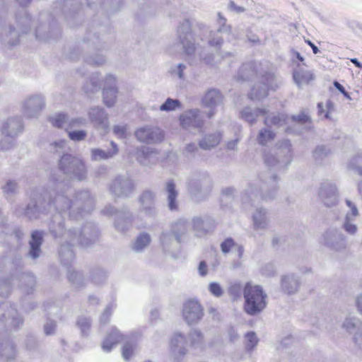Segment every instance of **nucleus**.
<instances>
[{
	"label": "nucleus",
	"mask_w": 362,
	"mask_h": 362,
	"mask_svg": "<svg viewBox=\"0 0 362 362\" xmlns=\"http://www.w3.org/2000/svg\"><path fill=\"white\" fill-rule=\"evenodd\" d=\"M41 209V206L38 205L35 201H31L25 210V214L30 218L37 217V213Z\"/></svg>",
	"instance_id": "obj_48"
},
{
	"label": "nucleus",
	"mask_w": 362,
	"mask_h": 362,
	"mask_svg": "<svg viewBox=\"0 0 362 362\" xmlns=\"http://www.w3.org/2000/svg\"><path fill=\"white\" fill-rule=\"evenodd\" d=\"M264 163L269 167L284 166L291 161V144L288 141L279 143L274 148L264 153Z\"/></svg>",
	"instance_id": "obj_5"
},
{
	"label": "nucleus",
	"mask_w": 362,
	"mask_h": 362,
	"mask_svg": "<svg viewBox=\"0 0 362 362\" xmlns=\"http://www.w3.org/2000/svg\"><path fill=\"white\" fill-rule=\"evenodd\" d=\"M359 322L357 319L352 317H346L343 323V327L350 333H352L358 327Z\"/></svg>",
	"instance_id": "obj_49"
},
{
	"label": "nucleus",
	"mask_w": 362,
	"mask_h": 362,
	"mask_svg": "<svg viewBox=\"0 0 362 362\" xmlns=\"http://www.w3.org/2000/svg\"><path fill=\"white\" fill-rule=\"evenodd\" d=\"M0 322L18 327L22 325L23 320L10 303L4 301L0 304Z\"/></svg>",
	"instance_id": "obj_18"
},
{
	"label": "nucleus",
	"mask_w": 362,
	"mask_h": 362,
	"mask_svg": "<svg viewBox=\"0 0 362 362\" xmlns=\"http://www.w3.org/2000/svg\"><path fill=\"white\" fill-rule=\"evenodd\" d=\"M218 17L220 26L217 32H211L210 33L209 38V45L216 50L220 48L223 43V39L218 35V33H228L230 31V27L226 25V19L220 13H218Z\"/></svg>",
	"instance_id": "obj_24"
},
{
	"label": "nucleus",
	"mask_w": 362,
	"mask_h": 362,
	"mask_svg": "<svg viewBox=\"0 0 362 362\" xmlns=\"http://www.w3.org/2000/svg\"><path fill=\"white\" fill-rule=\"evenodd\" d=\"M103 213L109 216H115V227L118 231L124 232L127 230L132 225V214L127 208L117 210L112 206H108L103 209Z\"/></svg>",
	"instance_id": "obj_8"
},
{
	"label": "nucleus",
	"mask_w": 362,
	"mask_h": 362,
	"mask_svg": "<svg viewBox=\"0 0 362 362\" xmlns=\"http://www.w3.org/2000/svg\"><path fill=\"white\" fill-rule=\"evenodd\" d=\"M88 116L94 127L107 132L109 129V119L107 113L100 107H93L89 109Z\"/></svg>",
	"instance_id": "obj_20"
},
{
	"label": "nucleus",
	"mask_w": 362,
	"mask_h": 362,
	"mask_svg": "<svg viewBox=\"0 0 362 362\" xmlns=\"http://www.w3.org/2000/svg\"><path fill=\"white\" fill-rule=\"evenodd\" d=\"M77 325L83 334H86L90 327V320L85 317H79L77 321Z\"/></svg>",
	"instance_id": "obj_57"
},
{
	"label": "nucleus",
	"mask_w": 362,
	"mask_h": 362,
	"mask_svg": "<svg viewBox=\"0 0 362 362\" xmlns=\"http://www.w3.org/2000/svg\"><path fill=\"white\" fill-rule=\"evenodd\" d=\"M136 345L130 342H126L122 348V357L125 360H129L132 356Z\"/></svg>",
	"instance_id": "obj_56"
},
{
	"label": "nucleus",
	"mask_w": 362,
	"mask_h": 362,
	"mask_svg": "<svg viewBox=\"0 0 362 362\" xmlns=\"http://www.w3.org/2000/svg\"><path fill=\"white\" fill-rule=\"evenodd\" d=\"M49 121L50 123L56 127L64 128L66 131L69 129V119L66 114L57 113L49 117Z\"/></svg>",
	"instance_id": "obj_40"
},
{
	"label": "nucleus",
	"mask_w": 362,
	"mask_h": 362,
	"mask_svg": "<svg viewBox=\"0 0 362 362\" xmlns=\"http://www.w3.org/2000/svg\"><path fill=\"white\" fill-rule=\"evenodd\" d=\"M276 182V177L272 176L269 178V180H266L265 183L266 185L264 187V189L262 190L264 191V194H260L259 191L257 189V188L250 186L249 187L244 194L242 196V201L244 204H249L250 203L253 204L254 202L258 201L260 198L264 199H270L274 197L273 193L269 194L267 193L266 190L267 189V187L269 185H270L273 188V192H274V184Z\"/></svg>",
	"instance_id": "obj_12"
},
{
	"label": "nucleus",
	"mask_w": 362,
	"mask_h": 362,
	"mask_svg": "<svg viewBox=\"0 0 362 362\" xmlns=\"http://www.w3.org/2000/svg\"><path fill=\"white\" fill-rule=\"evenodd\" d=\"M243 309L250 315L259 314L267 306V295L259 285L246 283L243 287Z\"/></svg>",
	"instance_id": "obj_3"
},
{
	"label": "nucleus",
	"mask_w": 362,
	"mask_h": 362,
	"mask_svg": "<svg viewBox=\"0 0 362 362\" xmlns=\"http://www.w3.org/2000/svg\"><path fill=\"white\" fill-rule=\"evenodd\" d=\"M59 254L61 262L64 265L69 264L74 257V252L68 245H62L60 247Z\"/></svg>",
	"instance_id": "obj_44"
},
{
	"label": "nucleus",
	"mask_w": 362,
	"mask_h": 362,
	"mask_svg": "<svg viewBox=\"0 0 362 362\" xmlns=\"http://www.w3.org/2000/svg\"><path fill=\"white\" fill-rule=\"evenodd\" d=\"M105 57L102 55L97 54L94 57H89L86 59V63L90 65H101L105 62Z\"/></svg>",
	"instance_id": "obj_62"
},
{
	"label": "nucleus",
	"mask_w": 362,
	"mask_h": 362,
	"mask_svg": "<svg viewBox=\"0 0 362 362\" xmlns=\"http://www.w3.org/2000/svg\"><path fill=\"white\" fill-rule=\"evenodd\" d=\"M116 94L115 78L112 75H107L103 90V101L107 107H112L115 104Z\"/></svg>",
	"instance_id": "obj_23"
},
{
	"label": "nucleus",
	"mask_w": 362,
	"mask_h": 362,
	"mask_svg": "<svg viewBox=\"0 0 362 362\" xmlns=\"http://www.w3.org/2000/svg\"><path fill=\"white\" fill-rule=\"evenodd\" d=\"M203 315V308L197 300H190L183 305L182 316L188 325L198 323Z\"/></svg>",
	"instance_id": "obj_14"
},
{
	"label": "nucleus",
	"mask_w": 362,
	"mask_h": 362,
	"mask_svg": "<svg viewBox=\"0 0 362 362\" xmlns=\"http://www.w3.org/2000/svg\"><path fill=\"white\" fill-rule=\"evenodd\" d=\"M181 107V103L177 99L168 98L160 107L159 110L164 112L174 111Z\"/></svg>",
	"instance_id": "obj_46"
},
{
	"label": "nucleus",
	"mask_w": 362,
	"mask_h": 362,
	"mask_svg": "<svg viewBox=\"0 0 362 362\" xmlns=\"http://www.w3.org/2000/svg\"><path fill=\"white\" fill-rule=\"evenodd\" d=\"M279 87V82L273 74H267L261 78L260 83L251 90V100H262L268 95L269 90H275Z\"/></svg>",
	"instance_id": "obj_9"
},
{
	"label": "nucleus",
	"mask_w": 362,
	"mask_h": 362,
	"mask_svg": "<svg viewBox=\"0 0 362 362\" xmlns=\"http://www.w3.org/2000/svg\"><path fill=\"white\" fill-rule=\"evenodd\" d=\"M186 69V66L183 64H178L175 67L172 69L171 73L174 76H177L180 79L184 78L183 71Z\"/></svg>",
	"instance_id": "obj_63"
},
{
	"label": "nucleus",
	"mask_w": 362,
	"mask_h": 362,
	"mask_svg": "<svg viewBox=\"0 0 362 362\" xmlns=\"http://www.w3.org/2000/svg\"><path fill=\"white\" fill-rule=\"evenodd\" d=\"M42 234L39 231H35L32 233L30 240V250L29 255L33 259L37 258L41 252L40 245L42 244Z\"/></svg>",
	"instance_id": "obj_36"
},
{
	"label": "nucleus",
	"mask_w": 362,
	"mask_h": 362,
	"mask_svg": "<svg viewBox=\"0 0 362 362\" xmlns=\"http://www.w3.org/2000/svg\"><path fill=\"white\" fill-rule=\"evenodd\" d=\"M140 210L145 214L152 216L156 213L154 207L155 194L149 190L144 191L139 197Z\"/></svg>",
	"instance_id": "obj_25"
},
{
	"label": "nucleus",
	"mask_w": 362,
	"mask_h": 362,
	"mask_svg": "<svg viewBox=\"0 0 362 362\" xmlns=\"http://www.w3.org/2000/svg\"><path fill=\"white\" fill-rule=\"evenodd\" d=\"M122 339L123 336L119 333V332L117 329L112 328L111 333L103 342V350L105 352L110 351L113 345L117 344Z\"/></svg>",
	"instance_id": "obj_38"
},
{
	"label": "nucleus",
	"mask_w": 362,
	"mask_h": 362,
	"mask_svg": "<svg viewBox=\"0 0 362 362\" xmlns=\"http://www.w3.org/2000/svg\"><path fill=\"white\" fill-rule=\"evenodd\" d=\"M243 287L240 282H233L230 284L228 291L230 296L234 299H237L240 296Z\"/></svg>",
	"instance_id": "obj_51"
},
{
	"label": "nucleus",
	"mask_w": 362,
	"mask_h": 362,
	"mask_svg": "<svg viewBox=\"0 0 362 362\" xmlns=\"http://www.w3.org/2000/svg\"><path fill=\"white\" fill-rule=\"evenodd\" d=\"M319 197L325 206L328 207L334 206L338 200L335 185L331 183L322 184L319 190Z\"/></svg>",
	"instance_id": "obj_21"
},
{
	"label": "nucleus",
	"mask_w": 362,
	"mask_h": 362,
	"mask_svg": "<svg viewBox=\"0 0 362 362\" xmlns=\"http://www.w3.org/2000/svg\"><path fill=\"white\" fill-rule=\"evenodd\" d=\"M252 226L256 231L266 230L269 223L267 213L262 209H257L252 214Z\"/></svg>",
	"instance_id": "obj_28"
},
{
	"label": "nucleus",
	"mask_w": 362,
	"mask_h": 362,
	"mask_svg": "<svg viewBox=\"0 0 362 362\" xmlns=\"http://www.w3.org/2000/svg\"><path fill=\"white\" fill-rule=\"evenodd\" d=\"M11 283L6 279L0 280V295L7 296L11 291Z\"/></svg>",
	"instance_id": "obj_60"
},
{
	"label": "nucleus",
	"mask_w": 362,
	"mask_h": 362,
	"mask_svg": "<svg viewBox=\"0 0 362 362\" xmlns=\"http://www.w3.org/2000/svg\"><path fill=\"white\" fill-rule=\"evenodd\" d=\"M45 107V97L41 94H32L22 103L23 113L27 117H37Z\"/></svg>",
	"instance_id": "obj_10"
},
{
	"label": "nucleus",
	"mask_w": 362,
	"mask_h": 362,
	"mask_svg": "<svg viewBox=\"0 0 362 362\" xmlns=\"http://www.w3.org/2000/svg\"><path fill=\"white\" fill-rule=\"evenodd\" d=\"M59 168L65 173L78 180L86 177L87 170L83 160L70 154H64L59 160Z\"/></svg>",
	"instance_id": "obj_6"
},
{
	"label": "nucleus",
	"mask_w": 362,
	"mask_h": 362,
	"mask_svg": "<svg viewBox=\"0 0 362 362\" xmlns=\"http://www.w3.org/2000/svg\"><path fill=\"white\" fill-rule=\"evenodd\" d=\"M221 250L224 254H227L230 252H236L238 258H241L243 257L244 252L243 246L235 243L230 238L226 239L221 243Z\"/></svg>",
	"instance_id": "obj_37"
},
{
	"label": "nucleus",
	"mask_w": 362,
	"mask_h": 362,
	"mask_svg": "<svg viewBox=\"0 0 362 362\" xmlns=\"http://www.w3.org/2000/svg\"><path fill=\"white\" fill-rule=\"evenodd\" d=\"M353 341L354 344L362 350V327L358 328L357 331L354 332Z\"/></svg>",
	"instance_id": "obj_64"
},
{
	"label": "nucleus",
	"mask_w": 362,
	"mask_h": 362,
	"mask_svg": "<svg viewBox=\"0 0 362 362\" xmlns=\"http://www.w3.org/2000/svg\"><path fill=\"white\" fill-rule=\"evenodd\" d=\"M346 204L350 209V211L346 213V216H349L350 218L356 220L358 216V211L356 204L349 199L346 200Z\"/></svg>",
	"instance_id": "obj_58"
},
{
	"label": "nucleus",
	"mask_w": 362,
	"mask_h": 362,
	"mask_svg": "<svg viewBox=\"0 0 362 362\" xmlns=\"http://www.w3.org/2000/svg\"><path fill=\"white\" fill-rule=\"evenodd\" d=\"M111 148L108 151H104L98 148H93L90 149V158L93 161H100L107 160L113 158L119 152L117 145L114 142H110Z\"/></svg>",
	"instance_id": "obj_26"
},
{
	"label": "nucleus",
	"mask_w": 362,
	"mask_h": 362,
	"mask_svg": "<svg viewBox=\"0 0 362 362\" xmlns=\"http://www.w3.org/2000/svg\"><path fill=\"white\" fill-rule=\"evenodd\" d=\"M160 242L163 249L170 253H172L173 250L177 249L181 243V241L177 240L171 232L163 233L160 237Z\"/></svg>",
	"instance_id": "obj_33"
},
{
	"label": "nucleus",
	"mask_w": 362,
	"mask_h": 362,
	"mask_svg": "<svg viewBox=\"0 0 362 362\" xmlns=\"http://www.w3.org/2000/svg\"><path fill=\"white\" fill-rule=\"evenodd\" d=\"M212 182L208 175L205 173L194 174L189 183V191L192 195L196 196L199 192L206 194L211 188Z\"/></svg>",
	"instance_id": "obj_16"
},
{
	"label": "nucleus",
	"mask_w": 362,
	"mask_h": 362,
	"mask_svg": "<svg viewBox=\"0 0 362 362\" xmlns=\"http://www.w3.org/2000/svg\"><path fill=\"white\" fill-rule=\"evenodd\" d=\"M18 185L14 180H8L3 187V191L8 194H14L17 192Z\"/></svg>",
	"instance_id": "obj_59"
},
{
	"label": "nucleus",
	"mask_w": 362,
	"mask_h": 362,
	"mask_svg": "<svg viewBox=\"0 0 362 362\" xmlns=\"http://www.w3.org/2000/svg\"><path fill=\"white\" fill-rule=\"evenodd\" d=\"M192 227L197 235L202 236L209 233L214 227L213 222L209 218L195 217L192 219Z\"/></svg>",
	"instance_id": "obj_31"
},
{
	"label": "nucleus",
	"mask_w": 362,
	"mask_h": 362,
	"mask_svg": "<svg viewBox=\"0 0 362 362\" xmlns=\"http://www.w3.org/2000/svg\"><path fill=\"white\" fill-rule=\"evenodd\" d=\"M11 4L10 0H0V40L8 47L18 45L21 35L29 33L34 25L25 10L10 13Z\"/></svg>",
	"instance_id": "obj_2"
},
{
	"label": "nucleus",
	"mask_w": 362,
	"mask_h": 362,
	"mask_svg": "<svg viewBox=\"0 0 362 362\" xmlns=\"http://www.w3.org/2000/svg\"><path fill=\"white\" fill-rule=\"evenodd\" d=\"M151 243V237L146 233H141L136 239L133 245V250L136 252H141Z\"/></svg>",
	"instance_id": "obj_43"
},
{
	"label": "nucleus",
	"mask_w": 362,
	"mask_h": 362,
	"mask_svg": "<svg viewBox=\"0 0 362 362\" xmlns=\"http://www.w3.org/2000/svg\"><path fill=\"white\" fill-rule=\"evenodd\" d=\"M47 30L48 27L47 25H37L35 26V37L39 40H47Z\"/></svg>",
	"instance_id": "obj_55"
},
{
	"label": "nucleus",
	"mask_w": 362,
	"mask_h": 362,
	"mask_svg": "<svg viewBox=\"0 0 362 362\" xmlns=\"http://www.w3.org/2000/svg\"><path fill=\"white\" fill-rule=\"evenodd\" d=\"M209 290L216 297H220L223 293L221 286L216 282L211 283L209 286Z\"/></svg>",
	"instance_id": "obj_61"
},
{
	"label": "nucleus",
	"mask_w": 362,
	"mask_h": 362,
	"mask_svg": "<svg viewBox=\"0 0 362 362\" xmlns=\"http://www.w3.org/2000/svg\"><path fill=\"white\" fill-rule=\"evenodd\" d=\"M60 192H58L52 203L49 204V208L54 207L56 214H54L51 223L50 231L54 236H63L66 241H69L72 245L78 244L83 247H88L95 241L98 236V232L91 223H87L82 230L69 229L64 232L63 219L65 216L76 218L79 209L84 208L88 213L93 209V199L88 192L79 193L78 199L71 200L69 196L72 194V190L69 187L64 191L62 185L58 187Z\"/></svg>",
	"instance_id": "obj_1"
},
{
	"label": "nucleus",
	"mask_w": 362,
	"mask_h": 362,
	"mask_svg": "<svg viewBox=\"0 0 362 362\" xmlns=\"http://www.w3.org/2000/svg\"><path fill=\"white\" fill-rule=\"evenodd\" d=\"M0 355L6 358H12L15 356V347L11 343H6L0 351Z\"/></svg>",
	"instance_id": "obj_54"
},
{
	"label": "nucleus",
	"mask_w": 362,
	"mask_h": 362,
	"mask_svg": "<svg viewBox=\"0 0 362 362\" xmlns=\"http://www.w3.org/2000/svg\"><path fill=\"white\" fill-rule=\"evenodd\" d=\"M221 139L219 133L209 134L199 141V146L204 150H209L216 146Z\"/></svg>",
	"instance_id": "obj_39"
},
{
	"label": "nucleus",
	"mask_w": 362,
	"mask_h": 362,
	"mask_svg": "<svg viewBox=\"0 0 362 362\" xmlns=\"http://www.w3.org/2000/svg\"><path fill=\"white\" fill-rule=\"evenodd\" d=\"M322 243L337 251L344 248L346 245L345 237L335 228L329 229L324 233Z\"/></svg>",
	"instance_id": "obj_19"
},
{
	"label": "nucleus",
	"mask_w": 362,
	"mask_h": 362,
	"mask_svg": "<svg viewBox=\"0 0 362 362\" xmlns=\"http://www.w3.org/2000/svg\"><path fill=\"white\" fill-rule=\"evenodd\" d=\"M276 134L268 128L262 129L257 136V141L262 146H267L274 141Z\"/></svg>",
	"instance_id": "obj_41"
},
{
	"label": "nucleus",
	"mask_w": 362,
	"mask_h": 362,
	"mask_svg": "<svg viewBox=\"0 0 362 362\" xmlns=\"http://www.w3.org/2000/svg\"><path fill=\"white\" fill-rule=\"evenodd\" d=\"M286 119L287 117L283 114H279L272 117H268L267 115L264 116V123L267 127L272 125L281 127L286 124Z\"/></svg>",
	"instance_id": "obj_45"
},
{
	"label": "nucleus",
	"mask_w": 362,
	"mask_h": 362,
	"mask_svg": "<svg viewBox=\"0 0 362 362\" xmlns=\"http://www.w3.org/2000/svg\"><path fill=\"white\" fill-rule=\"evenodd\" d=\"M187 339L186 337L177 332L173 334L170 343V354L174 360H181L188 351Z\"/></svg>",
	"instance_id": "obj_15"
},
{
	"label": "nucleus",
	"mask_w": 362,
	"mask_h": 362,
	"mask_svg": "<svg viewBox=\"0 0 362 362\" xmlns=\"http://www.w3.org/2000/svg\"><path fill=\"white\" fill-rule=\"evenodd\" d=\"M165 192L166 194L168 206L171 211H175L178 209V191L173 180H170L166 182L165 185Z\"/></svg>",
	"instance_id": "obj_27"
},
{
	"label": "nucleus",
	"mask_w": 362,
	"mask_h": 362,
	"mask_svg": "<svg viewBox=\"0 0 362 362\" xmlns=\"http://www.w3.org/2000/svg\"><path fill=\"white\" fill-rule=\"evenodd\" d=\"M21 281L22 284H25V286H28V289H26L25 287H22V288L27 293H29L30 291L33 289L35 284L34 276L30 274H23L21 278Z\"/></svg>",
	"instance_id": "obj_52"
},
{
	"label": "nucleus",
	"mask_w": 362,
	"mask_h": 362,
	"mask_svg": "<svg viewBox=\"0 0 362 362\" xmlns=\"http://www.w3.org/2000/svg\"><path fill=\"white\" fill-rule=\"evenodd\" d=\"M222 102V95L219 90L211 89L208 90L203 97L202 103L208 107L214 108L221 104Z\"/></svg>",
	"instance_id": "obj_32"
},
{
	"label": "nucleus",
	"mask_w": 362,
	"mask_h": 362,
	"mask_svg": "<svg viewBox=\"0 0 362 362\" xmlns=\"http://www.w3.org/2000/svg\"><path fill=\"white\" fill-rule=\"evenodd\" d=\"M189 346L196 350L202 351L204 347V337L203 333L197 329L192 330L188 334Z\"/></svg>",
	"instance_id": "obj_34"
},
{
	"label": "nucleus",
	"mask_w": 362,
	"mask_h": 362,
	"mask_svg": "<svg viewBox=\"0 0 362 362\" xmlns=\"http://www.w3.org/2000/svg\"><path fill=\"white\" fill-rule=\"evenodd\" d=\"M268 112L269 110L265 108L253 110L250 107H246L240 112V117L250 124H254L259 116L264 117L268 115Z\"/></svg>",
	"instance_id": "obj_30"
},
{
	"label": "nucleus",
	"mask_w": 362,
	"mask_h": 362,
	"mask_svg": "<svg viewBox=\"0 0 362 362\" xmlns=\"http://www.w3.org/2000/svg\"><path fill=\"white\" fill-rule=\"evenodd\" d=\"M180 125L186 129H201L204 120L201 115V112L197 109L189 110L183 112L180 117Z\"/></svg>",
	"instance_id": "obj_17"
},
{
	"label": "nucleus",
	"mask_w": 362,
	"mask_h": 362,
	"mask_svg": "<svg viewBox=\"0 0 362 362\" xmlns=\"http://www.w3.org/2000/svg\"><path fill=\"white\" fill-rule=\"evenodd\" d=\"M134 154L137 160L143 165L150 166L158 162V153L146 146L136 149Z\"/></svg>",
	"instance_id": "obj_22"
},
{
	"label": "nucleus",
	"mask_w": 362,
	"mask_h": 362,
	"mask_svg": "<svg viewBox=\"0 0 362 362\" xmlns=\"http://www.w3.org/2000/svg\"><path fill=\"white\" fill-rule=\"evenodd\" d=\"M299 286V280L293 274H287L281 277V289L287 294L295 293L298 290Z\"/></svg>",
	"instance_id": "obj_29"
},
{
	"label": "nucleus",
	"mask_w": 362,
	"mask_h": 362,
	"mask_svg": "<svg viewBox=\"0 0 362 362\" xmlns=\"http://www.w3.org/2000/svg\"><path fill=\"white\" fill-rule=\"evenodd\" d=\"M23 123L20 118L11 117L6 120L1 126V135L4 137L0 141V149L8 150L13 146L14 139L23 131Z\"/></svg>",
	"instance_id": "obj_7"
},
{
	"label": "nucleus",
	"mask_w": 362,
	"mask_h": 362,
	"mask_svg": "<svg viewBox=\"0 0 362 362\" xmlns=\"http://www.w3.org/2000/svg\"><path fill=\"white\" fill-rule=\"evenodd\" d=\"M69 137L71 140L74 141H81L86 139L87 136V132L84 130H74L67 131Z\"/></svg>",
	"instance_id": "obj_53"
},
{
	"label": "nucleus",
	"mask_w": 362,
	"mask_h": 362,
	"mask_svg": "<svg viewBox=\"0 0 362 362\" xmlns=\"http://www.w3.org/2000/svg\"><path fill=\"white\" fill-rule=\"evenodd\" d=\"M293 78L298 86L300 87L301 86L308 84L310 81H313L315 76L312 71L299 68L293 72Z\"/></svg>",
	"instance_id": "obj_35"
},
{
	"label": "nucleus",
	"mask_w": 362,
	"mask_h": 362,
	"mask_svg": "<svg viewBox=\"0 0 362 362\" xmlns=\"http://www.w3.org/2000/svg\"><path fill=\"white\" fill-rule=\"evenodd\" d=\"M177 35L180 43L188 56H198L207 64L213 65L219 62L218 59L215 60L214 58L211 57L203 56L202 49L195 46L194 37L191 32V24L189 21H185L181 23L177 29Z\"/></svg>",
	"instance_id": "obj_4"
},
{
	"label": "nucleus",
	"mask_w": 362,
	"mask_h": 362,
	"mask_svg": "<svg viewBox=\"0 0 362 362\" xmlns=\"http://www.w3.org/2000/svg\"><path fill=\"white\" fill-rule=\"evenodd\" d=\"M134 181L128 175L116 177L110 185V192L116 197H128L134 190Z\"/></svg>",
	"instance_id": "obj_11"
},
{
	"label": "nucleus",
	"mask_w": 362,
	"mask_h": 362,
	"mask_svg": "<svg viewBox=\"0 0 362 362\" xmlns=\"http://www.w3.org/2000/svg\"><path fill=\"white\" fill-rule=\"evenodd\" d=\"M354 219H351L349 216H345L343 227L345 231L351 235H354L358 230L356 225L354 223Z\"/></svg>",
	"instance_id": "obj_50"
},
{
	"label": "nucleus",
	"mask_w": 362,
	"mask_h": 362,
	"mask_svg": "<svg viewBox=\"0 0 362 362\" xmlns=\"http://www.w3.org/2000/svg\"><path fill=\"white\" fill-rule=\"evenodd\" d=\"M134 135L138 141L146 144L160 142L164 137L163 132L160 129L148 125L138 128Z\"/></svg>",
	"instance_id": "obj_13"
},
{
	"label": "nucleus",
	"mask_w": 362,
	"mask_h": 362,
	"mask_svg": "<svg viewBox=\"0 0 362 362\" xmlns=\"http://www.w3.org/2000/svg\"><path fill=\"white\" fill-rule=\"evenodd\" d=\"M187 230V222L185 221H179L173 226L171 233L175 235L177 240L182 241V238L186 235Z\"/></svg>",
	"instance_id": "obj_42"
},
{
	"label": "nucleus",
	"mask_w": 362,
	"mask_h": 362,
	"mask_svg": "<svg viewBox=\"0 0 362 362\" xmlns=\"http://www.w3.org/2000/svg\"><path fill=\"white\" fill-rule=\"evenodd\" d=\"M245 344L247 351H252L258 344L259 339L254 332H249L245 335Z\"/></svg>",
	"instance_id": "obj_47"
}]
</instances>
